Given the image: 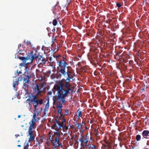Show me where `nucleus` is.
I'll return each instance as SVG.
<instances>
[{"mask_svg": "<svg viewBox=\"0 0 149 149\" xmlns=\"http://www.w3.org/2000/svg\"><path fill=\"white\" fill-rule=\"evenodd\" d=\"M63 84H61L60 85H55L54 86V88L57 91V95L58 100L61 99L62 103H65V98L67 96V95L69 93L70 91H71V89L69 87L66 88V90L65 89L66 88L63 87Z\"/></svg>", "mask_w": 149, "mask_h": 149, "instance_id": "1", "label": "nucleus"}, {"mask_svg": "<svg viewBox=\"0 0 149 149\" xmlns=\"http://www.w3.org/2000/svg\"><path fill=\"white\" fill-rule=\"evenodd\" d=\"M30 54H31V55H30L29 56L26 57H21L19 58L20 60H22L23 62V63L20 64V65L21 66L23 67L25 66H26L29 64L32 63L33 59L37 57L35 54L32 55L33 52H31Z\"/></svg>", "mask_w": 149, "mask_h": 149, "instance_id": "2", "label": "nucleus"}, {"mask_svg": "<svg viewBox=\"0 0 149 149\" xmlns=\"http://www.w3.org/2000/svg\"><path fill=\"white\" fill-rule=\"evenodd\" d=\"M36 113H35L33 116L32 119L31 121L29 123V124L30 125L28 132V133L30 135V138L28 141L29 142L33 141V140L32 130L34 127V126L35 124V122L36 121Z\"/></svg>", "mask_w": 149, "mask_h": 149, "instance_id": "3", "label": "nucleus"}, {"mask_svg": "<svg viewBox=\"0 0 149 149\" xmlns=\"http://www.w3.org/2000/svg\"><path fill=\"white\" fill-rule=\"evenodd\" d=\"M68 64L65 60H61L59 62L58 65L60 68L58 72L61 74V73H65V69L67 68Z\"/></svg>", "mask_w": 149, "mask_h": 149, "instance_id": "4", "label": "nucleus"}, {"mask_svg": "<svg viewBox=\"0 0 149 149\" xmlns=\"http://www.w3.org/2000/svg\"><path fill=\"white\" fill-rule=\"evenodd\" d=\"M40 53L38 54V67H40L42 66L47 61V57L45 58L43 55H40Z\"/></svg>", "mask_w": 149, "mask_h": 149, "instance_id": "5", "label": "nucleus"}, {"mask_svg": "<svg viewBox=\"0 0 149 149\" xmlns=\"http://www.w3.org/2000/svg\"><path fill=\"white\" fill-rule=\"evenodd\" d=\"M68 77L65 80V85L64 86V84L63 83H61V84H63V87L65 88H67L68 87L70 88V85L68 84V83L70 81V79L73 78V75L72 74H66ZM61 84H60L61 85Z\"/></svg>", "mask_w": 149, "mask_h": 149, "instance_id": "6", "label": "nucleus"}, {"mask_svg": "<svg viewBox=\"0 0 149 149\" xmlns=\"http://www.w3.org/2000/svg\"><path fill=\"white\" fill-rule=\"evenodd\" d=\"M29 100L31 102L33 103L35 107V111L36 112L37 110L36 107L37 106V95L35 96H31L30 97Z\"/></svg>", "mask_w": 149, "mask_h": 149, "instance_id": "7", "label": "nucleus"}, {"mask_svg": "<svg viewBox=\"0 0 149 149\" xmlns=\"http://www.w3.org/2000/svg\"><path fill=\"white\" fill-rule=\"evenodd\" d=\"M50 141L53 146V148H55L61 145V144L59 143V138L57 137H55L54 140H53L52 139Z\"/></svg>", "mask_w": 149, "mask_h": 149, "instance_id": "8", "label": "nucleus"}, {"mask_svg": "<svg viewBox=\"0 0 149 149\" xmlns=\"http://www.w3.org/2000/svg\"><path fill=\"white\" fill-rule=\"evenodd\" d=\"M30 77L31 76H26L23 79L24 83L23 88L25 89L26 91H27V88L28 86L29 79Z\"/></svg>", "mask_w": 149, "mask_h": 149, "instance_id": "9", "label": "nucleus"}, {"mask_svg": "<svg viewBox=\"0 0 149 149\" xmlns=\"http://www.w3.org/2000/svg\"><path fill=\"white\" fill-rule=\"evenodd\" d=\"M67 72L65 71V73H61V74H59L57 77V78H58L59 77H61L62 75L65 76L66 74H72V69L70 66L67 67Z\"/></svg>", "mask_w": 149, "mask_h": 149, "instance_id": "10", "label": "nucleus"}, {"mask_svg": "<svg viewBox=\"0 0 149 149\" xmlns=\"http://www.w3.org/2000/svg\"><path fill=\"white\" fill-rule=\"evenodd\" d=\"M46 91V89L44 87L43 84H42L41 85L38 84V95H39L40 92L45 93Z\"/></svg>", "mask_w": 149, "mask_h": 149, "instance_id": "11", "label": "nucleus"}, {"mask_svg": "<svg viewBox=\"0 0 149 149\" xmlns=\"http://www.w3.org/2000/svg\"><path fill=\"white\" fill-rule=\"evenodd\" d=\"M79 141L81 143V144L83 143L87 144L88 142V139L84 137L83 135L79 138Z\"/></svg>", "mask_w": 149, "mask_h": 149, "instance_id": "12", "label": "nucleus"}, {"mask_svg": "<svg viewBox=\"0 0 149 149\" xmlns=\"http://www.w3.org/2000/svg\"><path fill=\"white\" fill-rule=\"evenodd\" d=\"M142 135L143 136V139L144 138L149 139V131L147 130H144L142 133Z\"/></svg>", "mask_w": 149, "mask_h": 149, "instance_id": "13", "label": "nucleus"}, {"mask_svg": "<svg viewBox=\"0 0 149 149\" xmlns=\"http://www.w3.org/2000/svg\"><path fill=\"white\" fill-rule=\"evenodd\" d=\"M19 79L18 78H16V77H15V78L14 79H13V88L15 91H16V88H15V86L17 84L18 82L19 81Z\"/></svg>", "mask_w": 149, "mask_h": 149, "instance_id": "14", "label": "nucleus"}, {"mask_svg": "<svg viewBox=\"0 0 149 149\" xmlns=\"http://www.w3.org/2000/svg\"><path fill=\"white\" fill-rule=\"evenodd\" d=\"M114 56L115 58L117 60H119V59L121 58L122 57V55H119L116 54Z\"/></svg>", "mask_w": 149, "mask_h": 149, "instance_id": "15", "label": "nucleus"}, {"mask_svg": "<svg viewBox=\"0 0 149 149\" xmlns=\"http://www.w3.org/2000/svg\"><path fill=\"white\" fill-rule=\"evenodd\" d=\"M94 132L95 136L96 137H98L99 136V131L97 129H95Z\"/></svg>", "mask_w": 149, "mask_h": 149, "instance_id": "16", "label": "nucleus"}, {"mask_svg": "<svg viewBox=\"0 0 149 149\" xmlns=\"http://www.w3.org/2000/svg\"><path fill=\"white\" fill-rule=\"evenodd\" d=\"M49 102L48 101L47 103L45 106V111H47L48 109L49 108Z\"/></svg>", "mask_w": 149, "mask_h": 149, "instance_id": "17", "label": "nucleus"}, {"mask_svg": "<svg viewBox=\"0 0 149 149\" xmlns=\"http://www.w3.org/2000/svg\"><path fill=\"white\" fill-rule=\"evenodd\" d=\"M62 103H61V102H60L59 104H56V107L57 108H59L61 109L63 106H62Z\"/></svg>", "mask_w": 149, "mask_h": 149, "instance_id": "18", "label": "nucleus"}, {"mask_svg": "<svg viewBox=\"0 0 149 149\" xmlns=\"http://www.w3.org/2000/svg\"><path fill=\"white\" fill-rule=\"evenodd\" d=\"M38 81L39 80L40 81L42 80L43 78V77L40 74H38Z\"/></svg>", "mask_w": 149, "mask_h": 149, "instance_id": "19", "label": "nucleus"}, {"mask_svg": "<svg viewBox=\"0 0 149 149\" xmlns=\"http://www.w3.org/2000/svg\"><path fill=\"white\" fill-rule=\"evenodd\" d=\"M43 100L42 99H38V104H42L43 103Z\"/></svg>", "mask_w": 149, "mask_h": 149, "instance_id": "20", "label": "nucleus"}, {"mask_svg": "<svg viewBox=\"0 0 149 149\" xmlns=\"http://www.w3.org/2000/svg\"><path fill=\"white\" fill-rule=\"evenodd\" d=\"M57 21L56 19H54L53 20L52 22V24L54 26H55L57 25Z\"/></svg>", "mask_w": 149, "mask_h": 149, "instance_id": "21", "label": "nucleus"}, {"mask_svg": "<svg viewBox=\"0 0 149 149\" xmlns=\"http://www.w3.org/2000/svg\"><path fill=\"white\" fill-rule=\"evenodd\" d=\"M77 128L78 129H80L82 128H83L82 125H81V124L78 123Z\"/></svg>", "mask_w": 149, "mask_h": 149, "instance_id": "22", "label": "nucleus"}, {"mask_svg": "<svg viewBox=\"0 0 149 149\" xmlns=\"http://www.w3.org/2000/svg\"><path fill=\"white\" fill-rule=\"evenodd\" d=\"M54 135H56L57 136L56 137H57L58 138H59L61 136V134L59 132H54Z\"/></svg>", "mask_w": 149, "mask_h": 149, "instance_id": "23", "label": "nucleus"}, {"mask_svg": "<svg viewBox=\"0 0 149 149\" xmlns=\"http://www.w3.org/2000/svg\"><path fill=\"white\" fill-rule=\"evenodd\" d=\"M141 138V136L140 135H137L136 136V139L137 141H139Z\"/></svg>", "mask_w": 149, "mask_h": 149, "instance_id": "24", "label": "nucleus"}, {"mask_svg": "<svg viewBox=\"0 0 149 149\" xmlns=\"http://www.w3.org/2000/svg\"><path fill=\"white\" fill-rule=\"evenodd\" d=\"M77 113H78V115L77 117L78 118H79L82 115L81 113V111H80L79 109L77 111Z\"/></svg>", "mask_w": 149, "mask_h": 149, "instance_id": "25", "label": "nucleus"}, {"mask_svg": "<svg viewBox=\"0 0 149 149\" xmlns=\"http://www.w3.org/2000/svg\"><path fill=\"white\" fill-rule=\"evenodd\" d=\"M24 147L26 148H28V147L29 146V144L28 142L26 141L25 143L24 144Z\"/></svg>", "mask_w": 149, "mask_h": 149, "instance_id": "26", "label": "nucleus"}, {"mask_svg": "<svg viewBox=\"0 0 149 149\" xmlns=\"http://www.w3.org/2000/svg\"><path fill=\"white\" fill-rule=\"evenodd\" d=\"M53 100L54 102H56V100L58 101V100L57 95L56 96H54L53 98Z\"/></svg>", "mask_w": 149, "mask_h": 149, "instance_id": "27", "label": "nucleus"}, {"mask_svg": "<svg viewBox=\"0 0 149 149\" xmlns=\"http://www.w3.org/2000/svg\"><path fill=\"white\" fill-rule=\"evenodd\" d=\"M58 125L59 129H60L63 126V123L62 122L61 123H60V122H59L58 123Z\"/></svg>", "mask_w": 149, "mask_h": 149, "instance_id": "28", "label": "nucleus"}, {"mask_svg": "<svg viewBox=\"0 0 149 149\" xmlns=\"http://www.w3.org/2000/svg\"><path fill=\"white\" fill-rule=\"evenodd\" d=\"M46 49V47L43 46L41 48V49L43 51V53L44 54H45V50Z\"/></svg>", "mask_w": 149, "mask_h": 149, "instance_id": "29", "label": "nucleus"}, {"mask_svg": "<svg viewBox=\"0 0 149 149\" xmlns=\"http://www.w3.org/2000/svg\"><path fill=\"white\" fill-rule=\"evenodd\" d=\"M36 80H37L36 79L35 80V79H33V82L32 83L33 85H34L35 84L36 86L35 87H34V88H35V89H36L37 88V84H35L34 83V81H36Z\"/></svg>", "mask_w": 149, "mask_h": 149, "instance_id": "30", "label": "nucleus"}, {"mask_svg": "<svg viewBox=\"0 0 149 149\" xmlns=\"http://www.w3.org/2000/svg\"><path fill=\"white\" fill-rule=\"evenodd\" d=\"M92 144H86V148L87 149H90V148L91 149V146Z\"/></svg>", "mask_w": 149, "mask_h": 149, "instance_id": "31", "label": "nucleus"}, {"mask_svg": "<svg viewBox=\"0 0 149 149\" xmlns=\"http://www.w3.org/2000/svg\"><path fill=\"white\" fill-rule=\"evenodd\" d=\"M116 5L118 8H120L122 6V5H121V3L118 2L116 3Z\"/></svg>", "mask_w": 149, "mask_h": 149, "instance_id": "32", "label": "nucleus"}, {"mask_svg": "<svg viewBox=\"0 0 149 149\" xmlns=\"http://www.w3.org/2000/svg\"><path fill=\"white\" fill-rule=\"evenodd\" d=\"M57 110H58V113H60V114L62 113L61 108V109L60 108L59 109H58Z\"/></svg>", "mask_w": 149, "mask_h": 149, "instance_id": "33", "label": "nucleus"}, {"mask_svg": "<svg viewBox=\"0 0 149 149\" xmlns=\"http://www.w3.org/2000/svg\"><path fill=\"white\" fill-rule=\"evenodd\" d=\"M50 61L51 62H52V63H53L54 62V61L53 60V58L51 57H50L49 58V59Z\"/></svg>", "mask_w": 149, "mask_h": 149, "instance_id": "34", "label": "nucleus"}, {"mask_svg": "<svg viewBox=\"0 0 149 149\" xmlns=\"http://www.w3.org/2000/svg\"><path fill=\"white\" fill-rule=\"evenodd\" d=\"M65 113H66V115H68L69 114V111H68V109H66L65 110Z\"/></svg>", "mask_w": 149, "mask_h": 149, "instance_id": "35", "label": "nucleus"}, {"mask_svg": "<svg viewBox=\"0 0 149 149\" xmlns=\"http://www.w3.org/2000/svg\"><path fill=\"white\" fill-rule=\"evenodd\" d=\"M64 116H63V120H62V123H64L65 122V119L64 118Z\"/></svg>", "mask_w": 149, "mask_h": 149, "instance_id": "36", "label": "nucleus"}, {"mask_svg": "<svg viewBox=\"0 0 149 149\" xmlns=\"http://www.w3.org/2000/svg\"><path fill=\"white\" fill-rule=\"evenodd\" d=\"M43 71L42 69L40 68L39 69H38V73L42 72Z\"/></svg>", "mask_w": 149, "mask_h": 149, "instance_id": "37", "label": "nucleus"}, {"mask_svg": "<svg viewBox=\"0 0 149 149\" xmlns=\"http://www.w3.org/2000/svg\"><path fill=\"white\" fill-rule=\"evenodd\" d=\"M52 94V92L51 91L48 92L47 95H51Z\"/></svg>", "mask_w": 149, "mask_h": 149, "instance_id": "38", "label": "nucleus"}, {"mask_svg": "<svg viewBox=\"0 0 149 149\" xmlns=\"http://www.w3.org/2000/svg\"><path fill=\"white\" fill-rule=\"evenodd\" d=\"M80 133H82L84 132V130L83 129V128L80 129Z\"/></svg>", "mask_w": 149, "mask_h": 149, "instance_id": "39", "label": "nucleus"}, {"mask_svg": "<svg viewBox=\"0 0 149 149\" xmlns=\"http://www.w3.org/2000/svg\"><path fill=\"white\" fill-rule=\"evenodd\" d=\"M56 127V123H55L53 125V126H52V127L53 129H54V128L55 127Z\"/></svg>", "mask_w": 149, "mask_h": 149, "instance_id": "40", "label": "nucleus"}, {"mask_svg": "<svg viewBox=\"0 0 149 149\" xmlns=\"http://www.w3.org/2000/svg\"><path fill=\"white\" fill-rule=\"evenodd\" d=\"M28 45H30L31 46H32V45L31 44V42L30 41H27L26 42Z\"/></svg>", "mask_w": 149, "mask_h": 149, "instance_id": "41", "label": "nucleus"}, {"mask_svg": "<svg viewBox=\"0 0 149 149\" xmlns=\"http://www.w3.org/2000/svg\"><path fill=\"white\" fill-rule=\"evenodd\" d=\"M63 114L61 113L58 118V119H61V118L63 117Z\"/></svg>", "mask_w": 149, "mask_h": 149, "instance_id": "42", "label": "nucleus"}, {"mask_svg": "<svg viewBox=\"0 0 149 149\" xmlns=\"http://www.w3.org/2000/svg\"><path fill=\"white\" fill-rule=\"evenodd\" d=\"M22 52V51L20 50L18 52V53H19L20 54H22L23 53Z\"/></svg>", "mask_w": 149, "mask_h": 149, "instance_id": "43", "label": "nucleus"}, {"mask_svg": "<svg viewBox=\"0 0 149 149\" xmlns=\"http://www.w3.org/2000/svg\"><path fill=\"white\" fill-rule=\"evenodd\" d=\"M66 57V56L64 54L63 55L62 58L63 59H65Z\"/></svg>", "mask_w": 149, "mask_h": 149, "instance_id": "44", "label": "nucleus"}, {"mask_svg": "<svg viewBox=\"0 0 149 149\" xmlns=\"http://www.w3.org/2000/svg\"><path fill=\"white\" fill-rule=\"evenodd\" d=\"M54 122L55 123H57V124H58V123L59 122L56 119H55Z\"/></svg>", "mask_w": 149, "mask_h": 149, "instance_id": "45", "label": "nucleus"}, {"mask_svg": "<svg viewBox=\"0 0 149 149\" xmlns=\"http://www.w3.org/2000/svg\"><path fill=\"white\" fill-rule=\"evenodd\" d=\"M108 148L107 149H110V148H111V146L110 145L108 144L107 146Z\"/></svg>", "mask_w": 149, "mask_h": 149, "instance_id": "46", "label": "nucleus"}, {"mask_svg": "<svg viewBox=\"0 0 149 149\" xmlns=\"http://www.w3.org/2000/svg\"><path fill=\"white\" fill-rule=\"evenodd\" d=\"M57 6V4H56L53 7V9L55 10L56 8V7Z\"/></svg>", "mask_w": 149, "mask_h": 149, "instance_id": "47", "label": "nucleus"}, {"mask_svg": "<svg viewBox=\"0 0 149 149\" xmlns=\"http://www.w3.org/2000/svg\"><path fill=\"white\" fill-rule=\"evenodd\" d=\"M81 125H82L83 126H85V123L84 122H82L81 123Z\"/></svg>", "mask_w": 149, "mask_h": 149, "instance_id": "48", "label": "nucleus"}, {"mask_svg": "<svg viewBox=\"0 0 149 149\" xmlns=\"http://www.w3.org/2000/svg\"><path fill=\"white\" fill-rule=\"evenodd\" d=\"M120 52L119 51L117 52L116 53V54H118L119 55H120Z\"/></svg>", "mask_w": 149, "mask_h": 149, "instance_id": "49", "label": "nucleus"}, {"mask_svg": "<svg viewBox=\"0 0 149 149\" xmlns=\"http://www.w3.org/2000/svg\"><path fill=\"white\" fill-rule=\"evenodd\" d=\"M59 128H56V129H55V130H56V131H57V132H59Z\"/></svg>", "mask_w": 149, "mask_h": 149, "instance_id": "50", "label": "nucleus"}, {"mask_svg": "<svg viewBox=\"0 0 149 149\" xmlns=\"http://www.w3.org/2000/svg\"><path fill=\"white\" fill-rule=\"evenodd\" d=\"M65 130H67L68 129V126H66L65 127Z\"/></svg>", "mask_w": 149, "mask_h": 149, "instance_id": "51", "label": "nucleus"}, {"mask_svg": "<svg viewBox=\"0 0 149 149\" xmlns=\"http://www.w3.org/2000/svg\"><path fill=\"white\" fill-rule=\"evenodd\" d=\"M22 46L21 44H20L18 45V47L19 48V47H20Z\"/></svg>", "mask_w": 149, "mask_h": 149, "instance_id": "52", "label": "nucleus"}, {"mask_svg": "<svg viewBox=\"0 0 149 149\" xmlns=\"http://www.w3.org/2000/svg\"><path fill=\"white\" fill-rule=\"evenodd\" d=\"M48 73L49 74H51V70H49L48 71Z\"/></svg>", "mask_w": 149, "mask_h": 149, "instance_id": "53", "label": "nucleus"}, {"mask_svg": "<svg viewBox=\"0 0 149 149\" xmlns=\"http://www.w3.org/2000/svg\"><path fill=\"white\" fill-rule=\"evenodd\" d=\"M66 126V125H65L63 123V126L62 127L63 128L65 127Z\"/></svg>", "mask_w": 149, "mask_h": 149, "instance_id": "54", "label": "nucleus"}, {"mask_svg": "<svg viewBox=\"0 0 149 149\" xmlns=\"http://www.w3.org/2000/svg\"><path fill=\"white\" fill-rule=\"evenodd\" d=\"M56 37H54V38L53 37V38H52V40H53H53H56Z\"/></svg>", "mask_w": 149, "mask_h": 149, "instance_id": "55", "label": "nucleus"}, {"mask_svg": "<svg viewBox=\"0 0 149 149\" xmlns=\"http://www.w3.org/2000/svg\"><path fill=\"white\" fill-rule=\"evenodd\" d=\"M25 71H27V67H25Z\"/></svg>", "mask_w": 149, "mask_h": 149, "instance_id": "56", "label": "nucleus"}, {"mask_svg": "<svg viewBox=\"0 0 149 149\" xmlns=\"http://www.w3.org/2000/svg\"><path fill=\"white\" fill-rule=\"evenodd\" d=\"M81 146L82 147H83V148H84V144H81Z\"/></svg>", "mask_w": 149, "mask_h": 149, "instance_id": "57", "label": "nucleus"}, {"mask_svg": "<svg viewBox=\"0 0 149 149\" xmlns=\"http://www.w3.org/2000/svg\"><path fill=\"white\" fill-rule=\"evenodd\" d=\"M70 128L72 129H73L74 128V127L73 126H70Z\"/></svg>", "mask_w": 149, "mask_h": 149, "instance_id": "58", "label": "nucleus"}, {"mask_svg": "<svg viewBox=\"0 0 149 149\" xmlns=\"http://www.w3.org/2000/svg\"><path fill=\"white\" fill-rule=\"evenodd\" d=\"M67 2L68 3H70V0H67Z\"/></svg>", "mask_w": 149, "mask_h": 149, "instance_id": "59", "label": "nucleus"}, {"mask_svg": "<svg viewBox=\"0 0 149 149\" xmlns=\"http://www.w3.org/2000/svg\"><path fill=\"white\" fill-rule=\"evenodd\" d=\"M145 89L143 88L141 89V91H142V92L144 91Z\"/></svg>", "mask_w": 149, "mask_h": 149, "instance_id": "60", "label": "nucleus"}, {"mask_svg": "<svg viewBox=\"0 0 149 149\" xmlns=\"http://www.w3.org/2000/svg\"><path fill=\"white\" fill-rule=\"evenodd\" d=\"M17 73H18V74H20V73H21V72H18V70H17Z\"/></svg>", "mask_w": 149, "mask_h": 149, "instance_id": "61", "label": "nucleus"}, {"mask_svg": "<svg viewBox=\"0 0 149 149\" xmlns=\"http://www.w3.org/2000/svg\"><path fill=\"white\" fill-rule=\"evenodd\" d=\"M53 56L54 58H55L57 57L56 56H54V55H53Z\"/></svg>", "mask_w": 149, "mask_h": 149, "instance_id": "62", "label": "nucleus"}, {"mask_svg": "<svg viewBox=\"0 0 149 149\" xmlns=\"http://www.w3.org/2000/svg\"><path fill=\"white\" fill-rule=\"evenodd\" d=\"M55 31V29H54L52 30V32H54Z\"/></svg>", "mask_w": 149, "mask_h": 149, "instance_id": "63", "label": "nucleus"}, {"mask_svg": "<svg viewBox=\"0 0 149 149\" xmlns=\"http://www.w3.org/2000/svg\"><path fill=\"white\" fill-rule=\"evenodd\" d=\"M24 149H28V148H26L24 147Z\"/></svg>", "mask_w": 149, "mask_h": 149, "instance_id": "64", "label": "nucleus"}]
</instances>
